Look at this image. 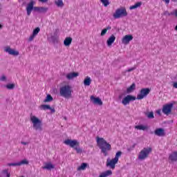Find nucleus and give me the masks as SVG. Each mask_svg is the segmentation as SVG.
<instances>
[{"label": "nucleus", "instance_id": "obj_15", "mask_svg": "<svg viewBox=\"0 0 177 177\" xmlns=\"http://www.w3.org/2000/svg\"><path fill=\"white\" fill-rule=\"evenodd\" d=\"M5 50L7 52V53L11 55L12 56H19V51H16L12 49L10 47H7Z\"/></svg>", "mask_w": 177, "mask_h": 177}, {"label": "nucleus", "instance_id": "obj_13", "mask_svg": "<svg viewBox=\"0 0 177 177\" xmlns=\"http://www.w3.org/2000/svg\"><path fill=\"white\" fill-rule=\"evenodd\" d=\"M133 39V36L132 35H126L122 39V44L124 45H128L131 41Z\"/></svg>", "mask_w": 177, "mask_h": 177}, {"label": "nucleus", "instance_id": "obj_4", "mask_svg": "<svg viewBox=\"0 0 177 177\" xmlns=\"http://www.w3.org/2000/svg\"><path fill=\"white\" fill-rule=\"evenodd\" d=\"M59 95L65 99H68L71 96V86L65 85L59 88Z\"/></svg>", "mask_w": 177, "mask_h": 177}, {"label": "nucleus", "instance_id": "obj_12", "mask_svg": "<svg viewBox=\"0 0 177 177\" xmlns=\"http://www.w3.org/2000/svg\"><path fill=\"white\" fill-rule=\"evenodd\" d=\"M118 163V160L115 158H113L112 160H110V158H108L106 160V167H110L111 169H114L115 168V164Z\"/></svg>", "mask_w": 177, "mask_h": 177}, {"label": "nucleus", "instance_id": "obj_44", "mask_svg": "<svg viewBox=\"0 0 177 177\" xmlns=\"http://www.w3.org/2000/svg\"><path fill=\"white\" fill-rule=\"evenodd\" d=\"M28 144H29L28 142H23V141L21 142V145H24V146H27V145Z\"/></svg>", "mask_w": 177, "mask_h": 177}, {"label": "nucleus", "instance_id": "obj_31", "mask_svg": "<svg viewBox=\"0 0 177 177\" xmlns=\"http://www.w3.org/2000/svg\"><path fill=\"white\" fill-rule=\"evenodd\" d=\"M53 100V97L50 95H47L46 99L44 100V103H48V102H52Z\"/></svg>", "mask_w": 177, "mask_h": 177}, {"label": "nucleus", "instance_id": "obj_40", "mask_svg": "<svg viewBox=\"0 0 177 177\" xmlns=\"http://www.w3.org/2000/svg\"><path fill=\"white\" fill-rule=\"evenodd\" d=\"M35 37H37L35 35H33V33L30 36L28 41H30V42H31V41H33L34 39L35 38Z\"/></svg>", "mask_w": 177, "mask_h": 177}, {"label": "nucleus", "instance_id": "obj_25", "mask_svg": "<svg viewBox=\"0 0 177 177\" xmlns=\"http://www.w3.org/2000/svg\"><path fill=\"white\" fill-rule=\"evenodd\" d=\"M86 167H88V163L83 162L77 167V171H85V169H86Z\"/></svg>", "mask_w": 177, "mask_h": 177}, {"label": "nucleus", "instance_id": "obj_36", "mask_svg": "<svg viewBox=\"0 0 177 177\" xmlns=\"http://www.w3.org/2000/svg\"><path fill=\"white\" fill-rule=\"evenodd\" d=\"M100 2L102 3L105 8H107V6L110 5V1L109 0H100Z\"/></svg>", "mask_w": 177, "mask_h": 177}, {"label": "nucleus", "instance_id": "obj_33", "mask_svg": "<svg viewBox=\"0 0 177 177\" xmlns=\"http://www.w3.org/2000/svg\"><path fill=\"white\" fill-rule=\"evenodd\" d=\"M145 115H147V118H149V119L154 118V113L153 111L148 112L145 113Z\"/></svg>", "mask_w": 177, "mask_h": 177}, {"label": "nucleus", "instance_id": "obj_52", "mask_svg": "<svg viewBox=\"0 0 177 177\" xmlns=\"http://www.w3.org/2000/svg\"><path fill=\"white\" fill-rule=\"evenodd\" d=\"M2 28V25L0 24V29Z\"/></svg>", "mask_w": 177, "mask_h": 177}, {"label": "nucleus", "instance_id": "obj_2", "mask_svg": "<svg viewBox=\"0 0 177 177\" xmlns=\"http://www.w3.org/2000/svg\"><path fill=\"white\" fill-rule=\"evenodd\" d=\"M64 143L66 145V146H70L72 149H74L77 151L78 154L82 153V149L80 147V142L77 140H66L64 141Z\"/></svg>", "mask_w": 177, "mask_h": 177}, {"label": "nucleus", "instance_id": "obj_45", "mask_svg": "<svg viewBox=\"0 0 177 177\" xmlns=\"http://www.w3.org/2000/svg\"><path fill=\"white\" fill-rule=\"evenodd\" d=\"M49 110H50L51 113H55L56 112V110H55V108H51L50 107V109H49Z\"/></svg>", "mask_w": 177, "mask_h": 177}, {"label": "nucleus", "instance_id": "obj_35", "mask_svg": "<svg viewBox=\"0 0 177 177\" xmlns=\"http://www.w3.org/2000/svg\"><path fill=\"white\" fill-rule=\"evenodd\" d=\"M163 16H174L175 15L174 12H169L168 10H166L163 12Z\"/></svg>", "mask_w": 177, "mask_h": 177}, {"label": "nucleus", "instance_id": "obj_42", "mask_svg": "<svg viewBox=\"0 0 177 177\" xmlns=\"http://www.w3.org/2000/svg\"><path fill=\"white\" fill-rule=\"evenodd\" d=\"M3 174H4V175H6L7 177H10V174L8 172V170H3Z\"/></svg>", "mask_w": 177, "mask_h": 177}, {"label": "nucleus", "instance_id": "obj_37", "mask_svg": "<svg viewBox=\"0 0 177 177\" xmlns=\"http://www.w3.org/2000/svg\"><path fill=\"white\" fill-rule=\"evenodd\" d=\"M0 81L1 82H8V77L5 75H1L0 77Z\"/></svg>", "mask_w": 177, "mask_h": 177}, {"label": "nucleus", "instance_id": "obj_16", "mask_svg": "<svg viewBox=\"0 0 177 177\" xmlns=\"http://www.w3.org/2000/svg\"><path fill=\"white\" fill-rule=\"evenodd\" d=\"M156 136H165V130L162 128L156 129L154 131Z\"/></svg>", "mask_w": 177, "mask_h": 177}, {"label": "nucleus", "instance_id": "obj_30", "mask_svg": "<svg viewBox=\"0 0 177 177\" xmlns=\"http://www.w3.org/2000/svg\"><path fill=\"white\" fill-rule=\"evenodd\" d=\"M108 30H111V26H108L106 28H104L101 32V37H104V35H106Z\"/></svg>", "mask_w": 177, "mask_h": 177}, {"label": "nucleus", "instance_id": "obj_29", "mask_svg": "<svg viewBox=\"0 0 177 177\" xmlns=\"http://www.w3.org/2000/svg\"><path fill=\"white\" fill-rule=\"evenodd\" d=\"M55 3L58 8H63V6H64V3H63V0L55 1Z\"/></svg>", "mask_w": 177, "mask_h": 177}, {"label": "nucleus", "instance_id": "obj_50", "mask_svg": "<svg viewBox=\"0 0 177 177\" xmlns=\"http://www.w3.org/2000/svg\"><path fill=\"white\" fill-rule=\"evenodd\" d=\"M121 97H122V95H119V99H121Z\"/></svg>", "mask_w": 177, "mask_h": 177}, {"label": "nucleus", "instance_id": "obj_39", "mask_svg": "<svg viewBox=\"0 0 177 177\" xmlns=\"http://www.w3.org/2000/svg\"><path fill=\"white\" fill-rule=\"evenodd\" d=\"M121 154H122V152L119 151L116 153L115 156L114 158H115L118 161V158H120V157H121Z\"/></svg>", "mask_w": 177, "mask_h": 177}, {"label": "nucleus", "instance_id": "obj_18", "mask_svg": "<svg viewBox=\"0 0 177 177\" xmlns=\"http://www.w3.org/2000/svg\"><path fill=\"white\" fill-rule=\"evenodd\" d=\"M114 41H115V36L114 35H111L106 41V45L108 46H111V45L114 44Z\"/></svg>", "mask_w": 177, "mask_h": 177}, {"label": "nucleus", "instance_id": "obj_53", "mask_svg": "<svg viewBox=\"0 0 177 177\" xmlns=\"http://www.w3.org/2000/svg\"><path fill=\"white\" fill-rule=\"evenodd\" d=\"M158 114H160V111H158Z\"/></svg>", "mask_w": 177, "mask_h": 177}, {"label": "nucleus", "instance_id": "obj_48", "mask_svg": "<svg viewBox=\"0 0 177 177\" xmlns=\"http://www.w3.org/2000/svg\"><path fill=\"white\" fill-rule=\"evenodd\" d=\"M174 15L176 16V17H177V10H175L174 11Z\"/></svg>", "mask_w": 177, "mask_h": 177}, {"label": "nucleus", "instance_id": "obj_21", "mask_svg": "<svg viewBox=\"0 0 177 177\" xmlns=\"http://www.w3.org/2000/svg\"><path fill=\"white\" fill-rule=\"evenodd\" d=\"M111 175H113V171L111 170H107L104 172L101 173L99 177H107L111 176Z\"/></svg>", "mask_w": 177, "mask_h": 177}, {"label": "nucleus", "instance_id": "obj_51", "mask_svg": "<svg viewBox=\"0 0 177 177\" xmlns=\"http://www.w3.org/2000/svg\"><path fill=\"white\" fill-rule=\"evenodd\" d=\"M171 1H173L174 2H176L177 1V0H171Z\"/></svg>", "mask_w": 177, "mask_h": 177}, {"label": "nucleus", "instance_id": "obj_46", "mask_svg": "<svg viewBox=\"0 0 177 177\" xmlns=\"http://www.w3.org/2000/svg\"><path fill=\"white\" fill-rule=\"evenodd\" d=\"M39 2H42L43 3H45V2H48L49 0H39Z\"/></svg>", "mask_w": 177, "mask_h": 177}, {"label": "nucleus", "instance_id": "obj_19", "mask_svg": "<svg viewBox=\"0 0 177 177\" xmlns=\"http://www.w3.org/2000/svg\"><path fill=\"white\" fill-rule=\"evenodd\" d=\"M80 75V73L78 72H73L71 73L66 75V78L67 80H73V78H77Z\"/></svg>", "mask_w": 177, "mask_h": 177}, {"label": "nucleus", "instance_id": "obj_23", "mask_svg": "<svg viewBox=\"0 0 177 177\" xmlns=\"http://www.w3.org/2000/svg\"><path fill=\"white\" fill-rule=\"evenodd\" d=\"M136 89V84L133 83L129 88L127 89V93H131Z\"/></svg>", "mask_w": 177, "mask_h": 177}, {"label": "nucleus", "instance_id": "obj_43", "mask_svg": "<svg viewBox=\"0 0 177 177\" xmlns=\"http://www.w3.org/2000/svg\"><path fill=\"white\" fill-rule=\"evenodd\" d=\"M135 146H136V144L133 145L132 147H131L130 148H128V151H131V150H133V149H135Z\"/></svg>", "mask_w": 177, "mask_h": 177}, {"label": "nucleus", "instance_id": "obj_49", "mask_svg": "<svg viewBox=\"0 0 177 177\" xmlns=\"http://www.w3.org/2000/svg\"><path fill=\"white\" fill-rule=\"evenodd\" d=\"M165 3H167V5H168V3H169V0H165Z\"/></svg>", "mask_w": 177, "mask_h": 177}, {"label": "nucleus", "instance_id": "obj_47", "mask_svg": "<svg viewBox=\"0 0 177 177\" xmlns=\"http://www.w3.org/2000/svg\"><path fill=\"white\" fill-rule=\"evenodd\" d=\"M173 86L177 88V82L174 83Z\"/></svg>", "mask_w": 177, "mask_h": 177}, {"label": "nucleus", "instance_id": "obj_26", "mask_svg": "<svg viewBox=\"0 0 177 177\" xmlns=\"http://www.w3.org/2000/svg\"><path fill=\"white\" fill-rule=\"evenodd\" d=\"M4 88H6L8 91H13L15 88H16V85L15 84H8L4 86Z\"/></svg>", "mask_w": 177, "mask_h": 177}, {"label": "nucleus", "instance_id": "obj_32", "mask_svg": "<svg viewBox=\"0 0 177 177\" xmlns=\"http://www.w3.org/2000/svg\"><path fill=\"white\" fill-rule=\"evenodd\" d=\"M40 109L41 110H49V109H50V105L42 104L40 106Z\"/></svg>", "mask_w": 177, "mask_h": 177}, {"label": "nucleus", "instance_id": "obj_10", "mask_svg": "<svg viewBox=\"0 0 177 177\" xmlns=\"http://www.w3.org/2000/svg\"><path fill=\"white\" fill-rule=\"evenodd\" d=\"M133 100H136V97L129 95L123 98L122 103L124 104V106H127V104H129V103L131 102H133Z\"/></svg>", "mask_w": 177, "mask_h": 177}, {"label": "nucleus", "instance_id": "obj_20", "mask_svg": "<svg viewBox=\"0 0 177 177\" xmlns=\"http://www.w3.org/2000/svg\"><path fill=\"white\" fill-rule=\"evenodd\" d=\"M42 169H48V171H50V169H54L55 165H53L52 163H45V165L41 167Z\"/></svg>", "mask_w": 177, "mask_h": 177}, {"label": "nucleus", "instance_id": "obj_7", "mask_svg": "<svg viewBox=\"0 0 177 177\" xmlns=\"http://www.w3.org/2000/svg\"><path fill=\"white\" fill-rule=\"evenodd\" d=\"M34 3H35L34 1H30V2L28 3L26 6V12L28 16H30L31 15V12H32V10H35V12H38V13H39L40 7H34Z\"/></svg>", "mask_w": 177, "mask_h": 177}, {"label": "nucleus", "instance_id": "obj_38", "mask_svg": "<svg viewBox=\"0 0 177 177\" xmlns=\"http://www.w3.org/2000/svg\"><path fill=\"white\" fill-rule=\"evenodd\" d=\"M39 31H41V29L39 28H36L35 29H34L33 32H32V34L34 35H38V33L39 32Z\"/></svg>", "mask_w": 177, "mask_h": 177}, {"label": "nucleus", "instance_id": "obj_1", "mask_svg": "<svg viewBox=\"0 0 177 177\" xmlns=\"http://www.w3.org/2000/svg\"><path fill=\"white\" fill-rule=\"evenodd\" d=\"M97 143L98 147L100 149L101 152L103 153L106 157L107 156V151L111 150V145L107 142L103 138L97 137Z\"/></svg>", "mask_w": 177, "mask_h": 177}, {"label": "nucleus", "instance_id": "obj_34", "mask_svg": "<svg viewBox=\"0 0 177 177\" xmlns=\"http://www.w3.org/2000/svg\"><path fill=\"white\" fill-rule=\"evenodd\" d=\"M48 12V8L46 7H40L39 13H46Z\"/></svg>", "mask_w": 177, "mask_h": 177}, {"label": "nucleus", "instance_id": "obj_6", "mask_svg": "<svg viewBox=\"0 0 177 177\" xmlns=\"http://www.w3.org/2000/svg\"><path fill=\"white\" fill-rule=\"evenodd\" d=\"M151 153V148L147 147V148H143L142 150L140 151L139 155H138V160H146L147 157H149V154Z\"/></svg>", "mask_w": 177, "mask_h": 177}, {"label": "nucleus", "instance_id": "obj_11", "mask_svg": "<svg viewBox=\"0 0 177 177\" xmlns=\"http://www.w3.org/2000/svg\"><path fill=\"white\" fill-rule=\"evenodd\" d=\"M8 167H20V165H28V160L24 159L20 162L8 163Z\"/></svg>", "mask_w": 177, "mask_h": 177}, {"label": "nucleus", "instance_id": "obj_9", "mask_svg": "<svg viewBox=\"0 0 177 177\" xmlns=\"http://www.w3.org/2000/svg\"><path fill=\"white\" fill-rule=\"evenodd\" d=\"M172 107H174L173 103L164 105L162 108V113L164 114H166V115H169V114H171V111H172Z\"/></svg>", "mask_w": 177, "mask_h": 177}, {"label": "nucleus", "instance_id": "obj_27", "mask_svg": "<svg viewBox=\"0 0 177 177\" xmlns=\"http://www.w3.org/2000/svg\"><path fill=\"white\" fill-rule=\"evenodd\" d=\"M91 82H92V80H91V77L88 76L84 80L85 86H89V85H91Z\"/></svg>", "mask_w": 177, "mask_h": 177}, {"label": "nucleus", "instance_id": "obj_28", "mask_svg": "<svg viewBox=\"0 0 177 177\" xmlns=\"http://www.w3.org/2000/svg\"><path fill=\"white\" fill-rule=\"evenodd\" d=\"M140 6H142V2H138L133 6H131L129 7L130 10H133V9H137V8H140Z\"/></svg>", "mask_w": 177, "mask_h": 177}, {"label": "nucleus", "instance_id": "obj_8", "mask_svg": "<svg viewBox=\"0 0 177 177\" xmlns=\"http://www.w3.org/2000/svg\"><path fill=\"white\" fill-rule=\"evenodd\" d=\"M150 88H142L140 91V93L137 95V99L138 100H142V99H145L149 93H150Z\"/></svg>", "mask_w": 177, "mask_h": 177}, {"label": "nucleus", "instance_id": "obj_5", "mask_svg": "<svg viewBox=\"0 0 177 177\" xmlns=\"http://www.w3.org/2000/svg\"><path fill=\"white\" fill-rule=\"evenodd\" d=\"M128 12L125 7H120L115 11L113 15V19H121V17H127Z\"/></svg>", "mask_w": 177, "mask_h": 177}, {"label": "nucleus", "instance_id": "obj_24", "mask_svg": "<svg viewBox=\"0 0 177 177\" xmlns=\"http://www.w3.org/2000/svg\"><path fill=\"white\" fill-rule=\"evenodd\" d=\"M136 129H139V131H147L149 129V127L140 124V125H137L135 127Z\"/></svg>", "mask_w": 177, "mask_h": 177}, {"label": "nucleus", "instance_id": "obj_3", "mask_svg": "<svg viewBox=\"0 0 177 177\" xmlns=\"http://www.w3.org/2000/svg\"><path fill=\"white\" fill-rule=\"evenodd\" d=\"M30 121L33 124L35 131H39V132H42V131H44L42 121H41L39 118H37L35 115H30Z\"/></svg>", "mask_w": 177, "mask_h": 177}, {"label": "nucleus", "instance_id": "obj_14", "mask_svg": "<svg viewBox=\"0 0 177 177\" xmlns=\"http://www.w3.org/2000/svg\"><path fill=\"white\" fill-rule=\"evenodd\" d=\"M91 100L93 102V104H97L98 106H103V102L99 97H95V96H91Z\"/></svg>", "mask_w": 177, "mask_h": 177}, {"label": "nucleus", "instance_id": "obj_41", "mask_svg": "<svg viewBox=\"0 0 177 177\" xmlns=\"http://www.w3.org/2000/svg\"><path fill=\"white\" fill-rule=\"evenodd\" d=\"M133 70H136V66H134L133 67L129 68L127 71V73H131V71H133Z\"/></svg>", "mask_w": 177, "mask_h": 177}, {"label": "nucleus", "instance_id": "obj_17", "mask_svg": "<svg viewBox=\"0 0 177 177\" xmlns=\"http://www.w3.org/2000/svg\"><path fill=\"white\" fill-rule=\"evenodd\" d=\"M169 160L171 162H176L177 161V151L172 152L169 156Z\"/></svg>", "mask_w": 177, "mask_h": 177}, {"label": "nucleus", "instance_id": "obj_22", "mask_svg": "<svg viewBox=\"0 0 177 177\" xmlns=\"http://www.w3.org/2000/svg\"><path fill=\"white\" fill-rule=\"evenodd\" d=\"M71 42H73V38H71V37H66L64 41V45H65L66 46H69L70 45H71Z\"/></svg>", "mask_w": 177, "mask_h": 177}]
</instances>
